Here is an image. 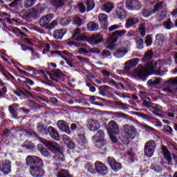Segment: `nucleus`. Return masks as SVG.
Here are the masks:
<instances>
[{"mask_svg":"<svg viewBox=\"0 0 177 177\" xmlns=\"http://www.w3.org/2000/svg\"><path fill=\"white\" fill-rule=\"evenodd\" d=\"M48 133L54 140H60V135H59V132L55 129V127L52 126L48 127Z\"/></svg>","mask_w":177,"mask_h":177,"instance_id":"24","label":"nucleus"},{"mask_svg":"<svg viewBox=\"0 0 177 177\" xmlns=\"http://www.w3.org/2000/svg\"><path fill=\"white\" fill-rule=\"evenodd\" d=\"M4 118H5V112L0 111V121L1 122L2 127H3V125H5V124H8V120L4 119Z\"/></svg>","mask_w":177,"mask_h":177,"instance_id":"57","label":"nucleus"},{"mask_svg":"<svg viewBox=\"0 0 177 177\" xmlns=\"http://www.w3.org/2000/svg\"><path fill=\"white\" fill-rule=\"evenodd\" d=\"M115 106H116L117 107H119V109H121V110H129V108L128 107V104L125 103H122L121 102H115Z\"/></svg>","mask_w":177,"mask_h":177,"instance_id":"50","label":"nucleus"},{"mask_svg":"<svg viewBox=\"0 0 177 177\" xmlns=\"http://www.w3.org/2000/svg\"><path fill=\"white\" fill-rule=\"evenodd\" d=\"M57 127L59 131L62 132H65L67 135H70L71 133V131L70 130V127L68 126V123L65 120H59L57 122Z\"/></svg>","mask_w":177,"mask_h":177,"instance_id":"16","label":"nucleus"},{"mask_svg":"<svg viewBox=\"0 0 177 177\" xmlns=\"http://www.w3.org/2000/svg\"><path fill=\"white\" fill-rule=\"evenodd\" d=\"M86 143V138H85V135L78 134L76 138V147H77V149H82Z\"/></svg>","mask_w":177,"mask_h":177,"instance_id":"20","label":"nucleus"},{"mask_svg":"<svg viewBox=\"0 0 177 177\" xmlns=\"http://www.w3.org/2000/svg\"><path fill=\"white\" fill-rule=\"evenodd\" d=\"M95 168L96 172H97L100 176H104L109 172L107 166L100 161L95 162Z\"/></svg>","mask_w":177,"mask_h":177,"instance_id":"11","label":"nucleus"},{"mask_svg":"<svg viewBox=\"0 0 177 177\" xmlns=\"http://www.w3.org/2000/svg\"><path fill=\"white\" fill-rule=\"evenodd\" d=\"M71 39L73 41H77L79 42H86L88 41V36L81 34V28H77L73 30Z\"/></svg>","mask_w":177,"mask_h":177,"instance_id":"7","label":"nucleus"},{"mask_svg":"<svg viewBox=\"0 0 177 177\" xmlns=\"http://www.w3.org/2000/svg\"><path fill=\"white\" fill-rule=\"evenodd\" d=\"M103 9L107 13H110V12L114 9V5L110 2H107L103 6Z\"/></svg>","mask_w":177,"mask_h":177,"instance_id":"41","label":"nucleus"},{"mask_svg":"<svg viewBox=\"0 0 177 177\" xmlns=\"http://www.w3.org/2000/svg\"><path fill=\"white\" fill-rule=\"evenodd\" d=\"M165 84L177 86V77L170 78L169 80L165 82Z\"/></svg>","mask_w":177,"mask_h":177,"instance_id":"53","label":"nucleus"},{"mask_svg":"<svg viewBox=\"0 0 177 177\" xmlns=\"http://www.w3.org/2000/svg\"><path fill=\"white\" fill-rule=\"evenodd\" d=\"M90 41L93 45H99V44L103 42V37L100 33L93 35L90 38Z\"/></svg>","mask_w":177,"mask_h":177,"instance_id":"22","label":"nucleus"},{"mask_svg":"<svg viewBox=\"0 0 177 177\" xmlns=\"http://www.w3.org/2000/svg\"><path fill=\"white\" fill-rule=\"evenodd\" d=\"M32 99L36 102H39V103H48V100H46V97H45V95H37L33 94L32 95Z\"/></svg>","mask_w":177,"mask_h":177,"instance_id":"30","label":"nucleus"},{"mask_svg":"<svg viewBox=\"0 0 177 177\" xmlns=\"http://www.w3.org/2000/svg\"><path fill=\"white\" fill-rule=\"evenodd\" d=\"M73 24L77 27H81V26L84 25V22L82 21V19H81V17H76L73 21Z\"/></svg>","mask_w":177,"mask_h":177,"instance_id":"45","label":"nucleus"},{"mask_svg":"<svg viewBox=\"0 0 177 177\" xmlns=\"http://www.w3.org/2000/svg\"><path fill=\"white\" fill-rule=\"evenodd\" d=\"M64 35L63 34V32H62V30H56L54 32L53 37L55 38V39H62Z\"/></svg>","mask_w":177,"mask_h":177,"instance_id":"49","label":"nucleus"},{"mask_svg":"<svg viewBox=\"0 0 177 177\" xmlns=\"http://www.w3.org/2000/svg\"><path fill=\"white\" fill-rule=\"evenodd\" d=\"M55 17L53 14H48L40 19L39 24L41 27H44L46 30H53L57 26V21L54 20L50 23V21ZM49 23H50L49 24Z\"/></svg>","mask_w":177,"mask_h":177,"instance_id":"4","label":"nucleus"},{"mask_svg":"<svg viewBox=\"0 0 177 177\" xmlns=\"http://www.w3.org/2000/svg\"><path fill=\"white\" fill-rule=\"evenodd\" d=\"M136 48L139 50H141V49H143V48H145V41H143V39H142L140 36L136 37Z\"/></svg>","mask_w":177,"mask_h":177,"instance_id":"35","label":"nucleus"},{"mask_svg":"<svg viewBox=\"0 0 177 177\" xmlns=\"http://www.w3.org/2000/svg\"><path fill=\"white\" fill-rule=\"evenodd\" d=\"M88 31H97L99 30V24L93 21H91L86 25Z\"/></svg>","mask_w":177,"mask_h":177,"instance_id":"32","label":"nucleus"},{"mask_svg":"<svg viewBox=\"0 0 177 177\" xmlns=\"http://www.w3.org/2000/svg\"><path fill=\"white\" fill-rule=\"evenodd\" d=\"M45 146L48 147V149L51 151V153H54L55 154H57V153H60L62 151V147L57 142H52L50 141H45Z\"/></svg>","mask_w":177,"mask_h":177,"instance_id":"13","label":"nucleus"},{"mask_svg":"<svg viewBox=\"0 0 177 177\" xmlns=\"http://www.w3.org/2000/svg\"><path fill=\"white\" fill-rule=\"evenodd\" d=\"M13 93L16 95V96H18L21 100H27V99H30L29 96H30V99H32L33 94L24 88H17V90L13 91Z\"/></svg>","mask_w":177,"mask_h":177,"instance_id":"8","label":"nucleus"},{"mask_svg":"<svg viewBox=\"0 0 177 177\" xmlns=\"http://www.w3.org/2000/svg\"><path fill=\"white\" fill-rule=\"evenodd\" d=\"M101 56L102 59H106V57H110V56H111V53L108 50H103L101 53Z\"/></svg>","mask_w":177,"mask_h":177,"instance_id":"61","label":"nucleus"},{"mask_svg":"<svg viewBox=\"0 0 177 177\" xmlns=\"http://www.w3.org/2000/svg\"><path fill=\"white\" fill-rule=\"evenodd\" d=\"M107 164H109V167L112 169L118 162L115 160L114 158L112 156H109L106 160Z\"/></svg>","mask_w":177,"mask_h":177,"instance_id":"43","label":"nucleus"},{"mask_svg":"<svg viewBox=\"0 0 177 177\" xmlns=\"http://www.w3.org/2000/svg\"><path fill=\"white\" fill-rule=\"evenodd\" d=\"M125 7L128 10H140L142 9V3L139 0H127Z\"/></svg>","mask_w":177,"mask_h":177,"instance_id":"10","label":"nucleus"},{"mask_svg":"<svg viewBox=\"0 0 177 177\" xmlns=\"http://www.w3.org/2000/svg\"><path fill=\"white\" fill-rule=\"evenodd\" d=\"M150 110L152 111L154 115L157 117H161V114H160V111H162V106H160L159 104L152 103Z\"/></svg>","mask_w":177,"mask_h":177,"instance_id":"23","label":"nucleus"},{"mask_svg":"<svg viewBox=\"0 0 177 177\" xmlns=\"http://www.w3.org/2000/svg\"><path fill=\"white\" fill-rule=\"evenodd\" d=\"M106 130L111 135H118L120 129H118V125H117V122L115 120H111L108 125L106 126Z\"/></svg>","mask_w":177,"mask_h":177,"instance_id":"14","label":"nucleus"},{"mask_svg":"<svg viewBox=\"0 0 177 177\" xmlns=\"http://www.w3.org/2000/svg\"><path fill=\"white\" fill-rule=\"evenodd\" d=\"M145 44L147 47L151 46V44H153V38L150 36V35H147L145 39Z\"/></svg>","mask_w":177,"mask_h":177,"instance_id":"60","label":"nucleus"},{"mask_svg":"<svg viewBox=\"0 0 177 177\" xmlns=\"http://www.w3.org/2000/svg\"><path fill=\"white\" fill-rule=\"evenodd\" d=\"M37 150L40 151L41 154L44 156V157H49V156H50L49 151H48L46 148L44 147V145L41 144L37 145Z\"/></svg>","mask_w":177,"mask_h":177,"instance_id":"31","label":"nucleus"},{"mask_svg":"<svg viewBox=\"0 0 177 177\" xmlns=\"http://www.w3.org/2000/svg\"><path fill=\"white\" fill-rule=\"evenodd\" d=\"M85 169L90 172V174H95V169H93V165L91 163H87L85 165Z\"/></svg>","mask_w":177,"mask_h":177,"instance_id":"58","label":"nucleus"},{"mask_svg":"<svg viewBox=\"0 0 177 177\" xmlns=\"http://www.w3.org/2000/svg\"><path fill=\"white\" fill-rule=\"evenodd\" d=\"M37 128L38 132L41 135H49V127L48 128V126L42 123V122L37 124Z\"/></svg>","mask_w":177,"mask_h":177,"instance_id":"21","label":"nucleus"},{"mask_svg":"<svg viewBox=\"0 0 177 177\" xmlns=\"http://www.w3.org/2000/svg\"><path fill=\"white\" fill-rule=\"evenodd\" d=\"M55 161H57L59 164H62L66 161V158H64V153L63 151H61L55 154L54 156Z\"/></svg>","mask_w":177,"mask_h":177,"instance_id":"27","label":"nucleus"},{"mask_svg":"<svg viewBox=\"0 0 177 177\" xmlns=\"http://www.w3.org/2000/svg\"><path fill=\"white\" fill-rule=\"evenodd\" d=\"M162 80V78H161V77H154L153 80V79L148 80L147 84L148 86H150L151 88L153 86L160 85V84H161Z\"/></svg>","mask_w":177,"mask_h":177,"instance_id":"28","label":"nucleus"},{"mask_svg":"<svg viewBox=\"0 0 177 177\" xmlns=\"http://www.w3.org/2000/svg\"><path fill=\"white\" fill-rule=\"evenodd\" d=\"M162 26L167 30H171V28L174 27V24L172 23V21H171V19H168L166 21L162 23Z\"/></svg>","mask_w":177,"mask_h":177,"instance_id":"42","label":"nucleus"},{"mask_svg":"<svg viewBox=\"0 0 177 177\" xmlns=\"http://www.w3.org/2000/svg\"><path fill=\"white\" fill-rule=\"evenodd\" d=\"M21 2H23V0H14L8 4V6H10V8H13L14 9H19V8H21Z\"/></svg>","mask_w":177,"mask_h":177,"instance_id":"37","label":"nucleus"},{"mask_svg":"<svg viewBox=\"0 0 177 177\" xmlns=\"http://www.w3.org/2000/svg\"><path fill=\"white\" fill-rule=\"evenodd\" d=\"M107 164H109V167L112 169L118 162L115 160L114 158L112 156H109L106 160Z\"/></svg>","mask_w":177,"mask_h":177,"instance_id":"44","label":"nucleus"},{"mask_svg":"<svg viewBox=\"0 0 177 177\" xmlns=\"http://www.w3.org/2000/svg\"><path fill=\"white\" fill-rule=\"evenodd\" d=\"M30 15H31V17H32L33 19H37V17H39L41 12L39 9L32 8L30 10Z\"/></svg>","mask_w":177,"mask_h":177,"instance_id":"40","label":"nucleus"},{"mask_svg":"<svg viewBox=\"0 0 177 177\" xmlns=\"http://www.w3.org/2000/svg\"><path fill=\"white\" fill-rule=\"evenodd\" d=\"M37 6L39 8V12H40V13H44V12H45V10H46V9H48V4L46 3H39Z\"/></svg>","mask_w":177,"mask_h":177,"instance_id":"52","label":"nucleus"},{"mask_svg":"<svg viewBox=\"0 0 177 177\" xmlns=\"http://www.w3.org/2000/svg\"><path fill=\"white\" fill-rule=\"evenodd\" d=\"M156 142L154 140H149L144 147V153L147 157H153L154 151H156Z\"/></svg>","mask_w":177,"mask_h":177,"instance_id":"6","label":"nucleus"},{"mask_svg":"<svg viewBox=\"0 0 177 177\" xmlns=\"http://www.w3.org/2000/svg\"><path fill=\"white\" fill-rule=\"evenodd\" d=\"M138 23V19L135 18H129L127 19L126 24H125V27L126 28H131V27H133L135 24H137Z\"/></svg>","mask_w":177,"mask_h":177,"instance_id":"36","label":"nucleus"},{"mask_svg":"<svg viewBox=\"0 0 177 177\" xmlns=\"http://www.w3.org/2000/svg\"><path fill=\"white\" fill-rule=\"evenodd\" d=\"M86 6L87 8V12H91L95 8V0H85Z\"/></svg>","mask_w":177,"mask_h":177,"instance_id":"39","label":"nucleus"},{"mask_svg":"<svg viewBox=\"0 0 177 177\" xmlns=\"http://www.w3.org/2000/svg\"><path fill=\"white\" fill-rule=\"evenodd\" d=\"M26 165L29 167V172L32 177H44V160L37 156L29 155L26 158Z\"/></svg>","mask_w":177,"mask_h":177,"instance_id":"2","label":"nucleus"},{"mask_svg":"<svg viewBox=\"0 0 177 177\" xmlns=\"http://www.w3.org/2000/svg\"><path fill=\"white\" fill-rule=\"evenodd\" d=\"M87 127L92 132H96V131L100 128V124L97 120L90 119Z\"/></svg>","mask_w":177,"mask_h":177,"instance_id":"18","label":"nucleus"},{"mask_svg":"<svg viewBox=\"0 0 177 177\" xmlns=\"http://www.w3.org/2000/svg\"><path fill=\"white\" fill-rule=\"evenodd\" d=\"M142 15L143 17H150L151 15H154V12H153V10L151 8H144L142 10Z\"/></svg>","mask_w":177,"mask_h":177,"instance_id":"38","label":"nucleus"},{"mask_svg":"<svg viewBox=\"0 0 177 177\" xmlns=\"http://www.w3.org/2000/svg\"><path fill=\"white\" fill-rule=\"evenodd\" d=\"M164 4V1H159L154 6L153 9L152 10L153 13H156V12H158V10H161L162 8V5Z\"/></svg>","mask_w":177,"mask_h":177,"instance_id":"48","label":"nucleus"},{"mask_svg":"<svg viewBox=\"0 0 177 177\" xmlns=\"http://www.w3.org/2000/svg\"><path fill=\"white\" fill-rule=\"evenodd\" d=\"M127 34V30L124 29L122 30H115L112 33V38L113 42H117L118 41V37H122Z\"/></svg>","mask_w":177,"mask_h":177,"instance_id":"25","label":"nucleus"},{"mask_svg":"<svg viewBox=\"0 0 177 177\" xmlns=\"http://www.w3.org/2000/svg\"><path fill=\"white\" fill-rule=\"evenodd\" d=\"M124 131L130 139H135L136 137V129L133 126L126 124L124 126Z\"/></svg>","mask_w":177,"mask_h":177,"instance_id":"15","label":"nucleus"},{"mask_svg":"<svg viewBox=\"0 0 177 177\" xmlns=\"http://www.w3.org/2000/svg\"><path fill=\"white\" fill-rule=\"evenodd\" d=\"M165 37H164V35L160 33L157 34L156 35V44H162V42H165Z\"/></svg>","mask_w":177,"mask_h":177,"instance_id":"47","label":"nucleus"},{"mask_svg":"<svg viewBox=\"0 0 177 177\" xmlns=\"http://www.w3.org/2000/svg\"><path fill=\"white\" fill-rule=\"evenodd\" d=\"M125 3L120 2L117 5L115 9V17L120 20H124L127 17V12H125Z\"/></svg>","mask_w":177,"mask_h":177,"instance_id":"9","label":"nucleus"},{"mask_svg":"<svg viewBox=\"0 0 177 177\" xmlns=\"http://www.w3.org/2000/svg\"><path fill=\"white\" fill-rule=\"evenodd\" d=\"M122 168V165L118 162L111 169L114 171V172H118V171H120V169H121Z\"/></svg>","mask_w":177,"mask_h":177,"instance_id":"63","label":"nucleus"},{"mask_svg":"<svg viewBox=\"0 0 177 177\" xmlns=\"http://www.w3.org/2000/svg\"><path fill=\"white\" fill-rule=\"evenodd\" d=\"M127 156L129 157L131 162H135V153L131 150L127 151Z\"/></svg>","mask_w":177,"mask_h":177,"instance_id":"62","label":"nucleus"},{"mask_svg":"<svg viewBox=\"0 0 177 177\" xmlns=\"http://www.w3.org/2000/svg\"><path fill=\"white\" fill-rule=\"evenodd\" d=\"M100 24L102 26L104 30H107V27H109V22L107 21V19L109 17L106 14L101 13L98 16Z\"/></svg>","mask_w":177,"mask_h":177,"instance_id":"19","label":"nucleus"},{"mask_svg":"<svg viewBox=\"0 0 177 177\" xmlns=\"http://www.w3.org/2000/svg\"><path fill=\"white\" fill-rule=\"evenodd\" d=\"M139 58H133L127 62V64H129L131 67H136L139 63Z\"/></svg>","mask_w":177,"mask_h":177,"instance_id":"51","label":"nucleus"},{"mask_svg":"<svg viewBox=\"0 0 177 177\" xmlns=\"http://www.w3.org/2000/svg\"><path fill=\"white\" fill-rule=\"evenodd\" d=\"M37 2V0H26L24 6L25 8H31V6H34L35 5V3Z\"/></svg>","mask_w":177,"mask_h":177,"instance_id":"56","label":"nucleus"},{"mask_svg":"<svg viewBox=\"0 0 177 177\" xmlns=\"http://www.w3.org/2000/svg\"><path fill=\"white\" fill-rule=\"evenodd\" d=\"M88 102H89V100L85 95L75 100V103H77L78 104H80V106H91Z\"/></svg>","mask_w":177,"mask_h":177,"instance_id":"26","label":"nucleus"},{"mask_svg":"<svg viewBox=\"0 0 177 177\" xmlns=\"http://www.w3.org/2000/svg\"><path fill=\"white\" fill-rule=\"evenodd\" d=\"M151 169H153V171H154L157 174H160V172H162V167L158 165H155L151 166Z\"/></svg>","mask_w":177,"mask_h":177,"instance_id":"59","label":"nucleus"},{"mask_svg":"<svg viewBox=\"0 0 177 177\" xmlns=\"http://www.w3.org/2000/svg\"><path fill=\"white\" fill-rule=\"evenodd\" d=\"M164 132H167L168 133H172L174 132V129L169 125L166 124L163 127Z\"/></svg>","mask_w":177,"mask_h":177,"instance_id":"64","label":"nucleus"},{"mask_svg":"<svg viewBox=\"0 0 177 177\" xmlns=\"http://www.w3.org/2000/svg\"><path fill=\"white\" fill-rule=\"evenodd\" d=\"M92 140L100 154H106V153H107V143L106 140H104V132H103V131H98L96 134L92 137Z\"/></svg>","mask_w":177,"mask_h":177,"instance_id":"3","label":"nucleus"},{"mask_svg":"<svg viewBox=\"0 0 177 177\" xmlns=\"http://www.w3.org/2000/svg\"><path fill=\"white\" fill-rule=\"evenodd\" d=\"M128 53V50L126 49H117L115 52L113 53V56L117 59H121V57H124V55Z\"/></svg>","mask_w":177,"mask_h":177,"instance_id":"29","label":"nucleus"},{"mask_svg":"<svg viewBox=\"0 0 177 177\" xmlns=\"http://www.w3.org/2000/svg\"><path fill=\"white\" fill-rule=\"evenodd\" d=\"M50 55H58L63 60H64L71 67H74V64L71 62V59L74 55L71 53H68L67 50H63L62 52L59 50H52L50 52Z\"/></svg>","mask_w":177,"mask_h":177,"instance_id":"5","label":"nucleus"},{"mask_svg":"<svg viewBox=\"0 0 177 177\" xmlns=\"http://www.w3.org/2000/svg\"><path fill=\"white\" fill-rule=\"evenodd\" d=\"M161 150H162V153L163 154L165 160H167V164H169V165H173L171 152H169L167 146L162 145L161 147Z\"/></svg>","mask_w":177,"mask_h":177,"instance_id":"17","label":"nucleus"},{"mask_svg":"<svg viewBox=\"0 0 177 177\" xmlns=\"http://www.w3.org/2000/svg\"><path fill=\"white\" fill-rule=\"evenodd\" d=\"M51 4L55 9H59L64 6V0H51Z\"/></svg>","mask_w":177,"mask_h":177,"instance_id":"34","label":"nucleus"},{"mask_svg":"<svg viewBox=\"0 0 177 177\" xmlns=\"http://www.w3.org/2000/svg\"><path fill=\"white\" fill-rule=\"evenodd\" d=\"M0 171L4 175H9L12 172V162L9 160H6L0 162Z\"/></svg>","mask_w":177,"mask_h":177,"instance_id":"12","label":"nucleus"},{"mask_svg":"<svg viewBox=\"0 0 177 177\" xmlns=\"http://www.w3.org/2000/svg\"><path fill=\"white\" fill-rule=\"evenodd\" d=\"M22 147L26 149V150H35V144L31 141H25L22 145Z\"/></svg>","mask_w":177,"mask_h":177,"instance_id":"33","label":"nucleus"},{"mask_svg":"<svg viewBox=\"0 0 177 177\" xmlns=\"http://www.w3.org/2000/svg\"><path fill=\"white\" fill-rule=\"evenodd\" d=\"M53 75H54V77H55V78L61 80L62 75H63V73H62V71L60 69L57 68V69H55L53 71Z\"/></svg>","mask_w":177,"mask_h":177,"instance_id":"54","label":"nucleus"},{"mask_svg":"<svg viewBox=\"0 0 177 177\" xmlns=\"http://www.w3.org/2000/svg\"><path fill=\"white\" fill-rule=\"evenodd\" d=\"M70 23H71V18L70 17L62 18L60 20V24L62 26V27H66V26H68Z\"/></svg>","mask_w":177,"mask_h":177,"instance_id":"46","label":"nucleus"},{"mask_svg":"<svg viewBox=\"0 0 177 177\" xmlns=\"http://www.w3.org/2000/svg\"><path fill=\"white\" fill-rule=\"evenodd\" d=\"M154 56V53L152 50H147L142 59L143 63H147L145 66L138 65L140 69L136 71V77L140 80H145L149 75H162L161 74V67H162V62L160 60L153 63L151 59Z\"/></svg>","mask_w":177,"mask_h":177,"instance_id":"1","label":"nucleus"},{"mask_svg":"<svg viewBox=\"0 0 177 177\" xmlns=\"http://www.w3.org/2000/svg\"><path fill=\"white\" fill-rule=\"evenodd\" d=\"M119 139L120 141H122L123 145H125L126 146H128V145H129L130 141H129V138H128V136H120Z\"/></svg>","mask_w":177,"mask_h":177,"instance_id":"55","label":"nucleus"}]
</instances>
